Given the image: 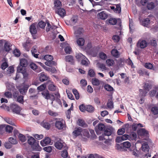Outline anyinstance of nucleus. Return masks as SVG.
Wrapping results in <instances>:
<instances>
[{
    "mask_svg": "<svg viewBox=\"0 0 158 158\" xmlns=\"http://www.w3.org/2000/svg\"><path fill=\"white\" fill-rule=\"evenodd\" d=\"M42 94L44 98L47 99H50L52 101L51 104H53V102L55 100L57 104L56 105L57 106H62L61 102L59 99L60 98V95L59 93H57L55 94V95L56 97V98L55 99V98L54 95L53 94H49L48 91V90L44 91L42 92Z\"/></svg>",
    "mask_w": 158,
    "mask_h": 158,
    "instance_id": "f257e3e1",
    "label": "nucleus"
},
{
    "mask_svg": "<svg viewBox=\"0 0 158 158\" xmlns=\"http://www.w3.org/2000/svg\"><path fill=\"white\" fill-rule=\"evenodd\" d=\"M27 141L33 150L38 151H40L41 150L42 148L40 146L38 142H36L35 139L33 137L31 136L29 137Z\"/></svg>",
    "mask_w": 158,
    "mask_h": 158,
    "instance_id": "f03ea898",
    "label": "nucleus"
},
{
    "mask_svg": "<svg viewBox=\"0 0 158 158\" xmlns=\"http://www.w3.org/2000/svg\"><path fill=\"white\" fill-rule=\"evenodd\" d=\"M17 71L18 73L17 74L16 77L15 78V80H17L19 78V73H21L23 76V78L26 79L28 78V74L27 72L26 68L22 66H18L17 68Z\"/></svg>",
    "mask_w": 158,
    "mask_h": 158,
    "instance_id": "7ed1b4c3",
    "label": "nucleus"
},
{
    "mask_svg": "<svg viewBox=\"0 0 158 158\" xmlns=\"http://www.w3.org/2000/svg\"><path fill=\"white\" fill-rule=\"evenodd\" d=\"M139 135L145 137L143 139L145 140H148L149 137L148 132L145 129L139 128Z\"/></svg>",
    "mask_w": 158,
    "mask_h": 158,
    "instance_id": "20e7f679",
    "label": "nucleus"
},
{
    "mask_svg": "<svg viewBox=\"0 0 158 158\" xmlns=\"http://www.w3.org/2000/svg\"><path fill=\"white\" fill-rule=\"evenodd\" d=\"M10 108L13 112L17 114L20 113L21 108L18 105L15 104H12L10 106Z\"/></svg>",
    "mask_w": 158,
    "mask_h": 158,
    "instance_id": "39448f33",
    "label": "nucleus"
},
{
    "mask_svg": "<svg viewBox=\"0 0 158 158\" xmlns=\"http://www.w3.org/2000/svg\"><path fill=\"white\" fill-rule=\"evenodd\" d=\"M40 143L42 146L44 147L47 145L52 144L53 143V141L52 142L49 137H46L40 141Z\"/></svg>",
    "mask_w": 158,
    "mask_h": 158,
    "instance_id": "423d86ee",
    "label": "nucleus"
},
{
    "mask_svg": "<svg viewBox=\"0 0 158 158\" xmlns=\"http://www.w3.org/2000/svg\"><path fill=\"white\" fill-rule=\"evenodd\" d=\"M145 88L146 89L144 90L140 89L139 90L140 96L142 97L140 98L139 102L140 104H142L143 103L144 99L143 97L145 96L146 94L148 93V91L149 90L148 89Z\"/></svg>",
    "mask_w": 158,
    "mask_h": 158,
    "instance_id": "0eeeda50",
    "label": "nucleus"
},
{
    "mask_svg": "<svg viewBox=\"0 0 158 158\" xmlns=\"http://www.w3.org/2000/svg\"><path fill=\"white\" fill-rule=\"evenodd\" d=\"M64 121L63 120L60 119L57 121L55 123V126L59 129H63L64 127Z\"/></svg>",
    "mask_w": 158,
    "mask_h": 158,
    "instance_id": "6e6552de",
    "label": "nucleus"
},
{
    "mask_svg": "<svg viewBox=\"0 0 158 158\" xmlns=\"http://www.w3.org/2000/svg\"><path fill=\"white\" fill-rule=\"evenodd\" d=\"M73 28L74 30V34L76 37H78L82 34L84 31L82 28L79 27L77 28L76 27H73Z\"/></svg>",
    "mask_w": 158,
    "mask_h": 158,
    "instance_id": "1a4fd4ad",
    "label": "nucleus"
},
{
    "mask_svg": "<svg viewBox=\"0 0 158 158\" xmlns=\"http://www.w3.org/2000/svg\"><path fill=\"white\" fill-rule=\"evenodd\" d=\"M106 128V127L104 124L102 123L99 124L98 126H96L95 128V131L97 134H99V131H103Z\"/></svg>",
    "mask_w": 158,
    "mask_h": 158,
    "instance_id": "9d476101",
    "label": "nucleus"
},
{
    "mask_svg": "<svg viewBox=\"0 0 158 158\" xmlns=\"http://www.w3.org/2000/svg\"><path fill=\"white\" fill-rule=\"evenodd\" d=\"M54 145L57 149L61 150L63 147L65 146V143H63L61 140L60 139L55 143Z\"/></svg>",
    "mask_w": 158,
    "mask_h": 158,
    "instance_id": "9b49d317",
    "label": "nucleus"
},
{
    "mask_svg": "<svg viewBox=\"0 0 158 158\" xmlns=\"http://www.w3.org/2000/svg\"><path fill=\"white\" fill-rule=\"evenodd\" d=\"M3 40L4 41V50L6 52H9L11 49V47L12 45V44L6 40Z\"/></svg>",
    "mask_w": 158,
    "mask_h": 158,
    "instance_id": "f8f14e48",
    "label": "nucleus"
},
{
    "mask_svg": "<svg viewBox=\"0 0 158 158\" xmlns=\"http://www.w3.org/2000/svg\"><path fill=\"white\" fill-rule=\"evenodd\" d=\"M158 5V2L156 0L155 3L153 2H150L147 3V7L149 10H151L153 9L156 6Z\"/></svg>",
    "mask_w": 158,
    "mask_h": 158,
    "instance_id": "ddd939ff",
    "label": "nucleus"
},
{
    "mask_svg": "<svg viewBox=\"0 0 158 158\" xmlns=\"http://www.w3.org/2000/svg\"><path fill=\"white\" fill-rule=\"evenodd\" d=\"M37 24L35 23L32 24L30 27V31L31 34H35L37 32Z\"/></svg>",
    "mask_w": 158,
    "mask_h": 158,
    "instance_id": "4468645a",
    "label": "nucleus"
},
{
    "mask_svg": "<svg viewBox=\"0 0 158 158\" xmlns=\"http://www.w3.org/2000/svg\"><path fill=\"white\" fill-rule=\"evenodd\" d=\"M104 131L105 136H108L111 135L113 131V129L112 127H106Z\"/></svg>",
    "mask_w": 158,
    "mask_h": 158,
    "instance_id": "2eb2a0df",
    "label": "nucleus"
},
{
    "mask_svg": "<svg viewBox=\"0 0 158 158\" xmlns=\"http://www.w3.org/2000/svg\"><path fill=\"white\" fill-rule=\"evenodd\" d=\"M97 17L99 19L102 20H105L107 18L108 15L105 12L102 11L98 14Z\"/></svg>",
    "mask_w": 158,
    "mask_h": 158,
    "instance_id": "dca6fc26",
    "label": "nucleus"
},
{
    "mask_svg": "<svg viewBox=\"0 0 158 158\" xmlns=\"http://www.w3.org/2000/svg\"><path fill=\"white\" fill-rule=\"evenodd\" d=\"M48 83L49 84L48 89L49 90L54 91L56 90L57 88L52 82L51 81H49L48 82Z\"/></svg>",
    "mask_w": 158,
    "mask_h": 158,
    "instance_id": "f3484780",
    "label": "nucleus"
},
{
    "mask_svg": "<svg viewBox=\"0 0 158 158\" xmlns=\"http://www.w3.org/2000/svg\"><path fill=\"white\" fill-rule=\"evenodd\" d=\"M6 89L10 91H14L15 86L14 84L11 82H7L6 83Z\"/></svg>",
    "mask_w": 158,
    "mask_h": 158,
    "instance_id": "a211bd4d",
    "label": "nucleus"
},
{
    "mask_svg": "<svg viewBox=\"0 0 158 158\" xmlns=\"http://www.w3.org/2000/svg\"><path fill=\"white\" fill-rule=\"evenodd\" d=\"M29 86V85H28L24 84L23 87L19 89V91L22 94H25Z\"/></svg>",
    "mask_w": 158,
    "mask_h": 158,
    "instance_id": "6ab92c4d",
    "label": "nucleus"
},
{
    "mask_svg": "<svg viewBox=\"0 0 158 158\" xmlns=\"http://www.w3.org/2000/svg\"><path fill=\"white\" fill-rule=\"evenodd\" d=\"M20 65L18 66H22L23 67H25L27 65L28 61L26 59H22L20 60Z\"/></svg>",
    "mask_w": 158,
    "mask_h": 158,
    "instance_id": "aec40b11",
    "label": "nucleus"
},
{
    "mask_svg": "<svg viewBox=\"0 0 158 158\" xmlns=\"http://www.w3.org/2000/svg\"><path fill=\"white\" fill-rule=\"evenodd\" d=\"M82 131V129L79 127L76 128L75 130L73 132V134L74 136H77L81 134Z\"/></svg>",
    "mask_w": 158,
    "mask_h": 158,
    "instance_id": "412c9836",
    "label": "nucleus"
},
{
    "mask_svg": "<svg viewBox=\"0 0 158 158\" xmlns=\"http://www.w3.org/2000/svg\"><path fill=\"white\" fill-rule=\"evenodd\" d=\"M141 148L142 150L144 152H146L148 151L149 146L147 142H145L142 144Z\"/></svg>",
    "mask_w": 158,
    "mask_h": 158,
    "instance_id": "4be33fe9",
    "label": "nucleus"
},
{
    "mask_svg": "<svg viewBox=\"0 0 158 158\" xmlns=\"http://www.w3.org/2000/svg\"><path fill=\"white\" fill-rule=\"evenodd\" d=\"M57 13L61 17H64L66 14L65 10L62 8L58 9L57 10Z\"/></svg>",
    "mask_w": 158,
    "mask_h": 158,
    "instance_id": "5701e85b",
    "label": "nucleus"
},
{
    "mask_svg": "<svg viewBox=\"0 0 158 158\" xmlns=\"http://www.w3.org/2000/svg\"><path fill=\"white\" fill-rule=\"evenodd\" d=\"M77 123L79 126L84 127H86L87 126V124L85 123L84 121L82 119H79Z\"/></svg>",
    "mask_w": 158,
    "mask_h": 158,
    "instance_id": "b1692460",
    "label": "nucleus"
},
{
    "mask_svg": "<svg viewBox=\"0 0 158 158\" xmlns=\"http://www.w3.org/2000/svg\"><path fill=\"white\" fill-rule=\"evenodd\" d=\"M91 82L94 85L98 86L100 84V81L96 78H93L91 80Z\"/></svg>",
    "mask_w": 158,
    "mask_h": 158,
    "instance_id": "393cba45",
    "label": "nucleus"
},
{
    "mask_svg": "<svg viewBox=\"0 0 158 158\" xmlns=\"http://www.w3.org/2000/svg\"><path fill=\"white\" fill-rule=\"evenodd\" d=\"M114 6H115L114 12L116 13H119L121 12V9L120 4H115Z\"/></svg>",
    "mask_w": 158,
    "mask_h": 158,
    "instance_id": "a878e982",
    "label": "nucleus"
},
{
    "mask_svg": "<svg viewBox=\"0 0 158 158\" xmlns=\"http://www.w3.org/2000/svg\"><path fill=\"white\" fill-rule=\"evenodd\" d=\"M112 55L116 58L118 57L119 55V52L116 49H113L111 51Z\"/></svg>",
    "mask_w": 158,
    "mask_h": 158,
    "instance_id": "bb28decb",
    "label": "nucleus"
},
{
    "mask_svg": "<svg viewBox=\"0 0 158 158\" xmlns=\"http://www.w3.org/2000/svg\"><path fill=\"white\" fill-rule=\"evenodd\" d=\"M149 22L150 20L149 19L146 18V19H144L143 20L141 24L142 25L147 27L149 24Z\"/></svg>",
    "mask_w": 158,
    "mask_h": 158,
    "instance_id": "cd10ccee",
    "label": "nucleus"
},
{
    "mask_svg": "<svg viewBox=\"0 0 158 158\" xmlns=\"http://www.w3.org/2000/svg\"><path fill=\"white\" fill-rule=\"evenodd\" d=\"M77 43L79 46H83L84 44L85 40L83 38H79L77 40Z\"/></svg>",
    "mask_w": 158,
    "mask_h": 158,
    "instance_id": "c85d7f7f",
    "label": "nucleus"
},
{
    "mask_svg": "<svg viewBox=\"0 0 158 158\" xmlns=\"http://www.w3.org/2000/svg\"><path fill=\"white\" fill-rule=\"evenodd\" d=\"M65 60L66 61L69 62L72 64L74 62L73 57L70 55L66 56L65 57Z\"/></svg>",
    "mask_w": 158,
    "mask_h": 158,
    "instance_id": "c756f323",
    "label": "nucleus"
},
{
    "mask_svg": "<svg viewBox=\"0 0 158 158\" xmlns=\"http://www.w3.org/2000/svg\"><path fill=\"white\" fill-rule=\"evenodd\" d=\"M48 77L45 75L41 73L39 77V80L40 81H44L47 80L48 79Z\"/></svg>",
    "mask_w": 158,
    "mask_h": 158,
    "instance_id": "7c9ffc66",
    "label": "nucleus"
},
{
    "mask_svg": "<svg viewBox=\"0 0 158 158\" xmlns=\"http://www.w3.org/2000/svg\"><path fill=\"white\" fill-rule=\"evenodd\" d=\"M76 57L79 60H82V59L86 58V57L80 53L76 54Z\"/></svg>",
    "mask_w": 158,
    "mask_h": 158,
    "instance_id": "2f4dec72",
    "label": "nucleus"
},
{
    "mask_svg": "<svg viewBox=\"0 0 158 158\" xmlns=\"http://www.w3.org/2000/svg\"><path fill=\"white\" fill-rule=\"evenodd\" d=\"M98 66L102 71L107 70V68L106 67L105 65L103 64L99 63L98 64Z\"/></svg>",
    "mask_w": 158,
    "mask_h": 158,
    "instance_id": "473e14b6",
    "label": "nucleus"
},
{
    "mask_svg": "<svg viewBox=\"0 0 158 158\" xmlns=\"http://www.w3.org/2000/svg\"><path fill=\"white\" fill-rule=\"evenodd\" d=\"M94 107L90 105L86 106V110L89 112H91L94 111Z\"/></svg>",
    "mask_w": 158,
    "mask_h": 158,
    "instance_id": "72a5a7b5",
    "label": "nucleus"
},
{
    "mask_svg": "<svg viewBox=\"0 0 158 158\" xmlns=\"http://www.w3.org/2000/svg\"><path fill=\"white\" fill-rule=\"evenodd\" d=\"M41 125L47 129H48L50 127L49 124L44 121H43L41 123Z\"/></svg>",
    "mask_w": 158,
    "mask_h": 158,
    "instance_id": "f704fd0d",
    "label": "nucleus"
},
{
    "mask_svg": "<svg viewBox=\"0 0 158 158\" xmlns=\"http://www.w3.org/2000/svg\"><path fill=\"white\" fill-rule=\"evenodd\" d=\"M147 46V43L145 40H143L140 44V47L142 48H144Z\"/></svg>",
    "mask_w": 158,
    "mask_h": 158,
    "instance_id": "c9c22d12",
    "label": "nucleus"
},
{
    "mask_svg": "<svg viewBox=\"0 0 158 158\" xmlns=\"http://www.w3.org/2000/svg\"><path fill=\"white\" fill-rule=\"evenodd\" d=\"M18 136L19 140L22 142H24L26 141V138L23 135L19 134Z\"/></svg>",
    "mask_w": 158,
    "mask_h": 158,
    "instance_id": "e433bc0d",
    "label": "nucleus"
},
{
    "mask_svg": "<svg viewBox=\"0 0 158 158\" xmlns=\"http://www.w3.org/2000/svg\"><path fill=\"white\" fill-rule=\"evenodd\" d=\"M4 120L8 123L12 125L15 126L14 123L12 121L11 119L9 118H4Z\"/></svg>",
    "mask_w": 158,
    "mask_h": 158,
    "instance_id": "4c0bfd02",
    "label": "nucleus"
},
{
    "mask_svg": "<svg viewBox=\"0 0 158 158\" xmlns=\"http://www.w3.org/2000/svg\"><path fill=\"white\" fill-rule=\"evenodd\" d=\"M5 128V129L6 131L9 133L12 132L13 129L12 127L8 125H6Z\"/></svg>",
    "mask_w": 158,
    "mask_h": 158,
    "instance_id": "58836bf2",
    "label": "nucleus"
},
{
    "mask_svg": "<svg viewBox=\"0 0 158 158\" xmlns=\"http://www.w3.org/2000/svg\"><path fill=\"white\" fill-rule=\"evenodd\" d=\"M72 92L74 95L76 99H78L80 98V96L77 91L76 89H73L72 90Z\"/></svg>",
    "mask_w": 158,
    "mask_h": 158,
    "instance_id": "ea45409f",
    "label": "nucleus"
},
{
    "mask_svg": "<svg viewBox=\"0 0 158 158\" xmlns=\"http://www.w3.org/2000/svg\"><path fill=\"white\" fill-rule=\"evenodd\" d=\"M106 63L108 66H111L114 64V62L113 60L110 59L106 60Z\"/></svg>",
    "mask_w": 158,
    "mask_h": 158,
    "instance_id": "a19ab883",
    "label": "nucleus"
},
{
    "mask_svg": "<svg viewBox=\"0 0 158 158\" xmlns=\"http://www.w3.org/2000/svg\"><path fill=\"white\" fill-rule=\"evenodd\" d=\"M145 67L146 68L150 69H153L154 70V69H153V65L150 63H147L145 64Z\"/></svg>",
    "mask_w": 158,
    "mask_h": 158,
    "instance_id": "79ce46f5",
    "label": "nucleus"
},
{
    "mask_svg": "<svg viewBox=\"0 0 158 158\" xmlns=\"http://www.w3.org/2000/svg\"><path fill=\"white\" fill-rule=\"evenodd\" d=\"M99 57L101 59L105 60L106 59L107 56L106 54L103 52H101L99 54Z\"/></svg>",
    "mask_w": 158,
    "mask_h": 158,
    "instance_id": "37998d69",
    "label": "nucleus"
},
{
    "mask_svg": "<svg viewBox=\"0 0 158 158\" xmlns=\"http://www.w3.org/2000/svg\"><path fill=\"white\" fill-rule=\"evenodd\" d=\"M139 74L140 75H146L147 76L149 75V73H148L146 70L143 69L142 70L139 71Z\"/></svg>",
    "mask_w": 158,
    "mask_h": 158,
    "instance_id": "c03bdc74",
    "label": "nucleus"
},
{
    "mask_svg": "<svg viewBox=\"0 0 158 158\" xmlns=\"http://www.w3.org/2000/svg\"><path fill=\"white\" fill-rule=\"evenodd\" d=\"M8 140L10 143L13 144H16L17 143L16 140L12 137H10L9 138Z\"/></svg>",
    "mask_w": 158,
    "mask_h": 158,
    "instance_id": "a18cd8bd",
    "label": "nucleus"
},
{
    "mask_svg": "<svg viewBox=\"0 0 158 158\" xmlns=\"http://www.w3.org/2000/svg\"><path fill=\"white\" fill-rule=\"evenodd\" d=\"M48 114L52 116L56 117L58 115V114L57 112H54L51 110H49L48 112Z\"/></svg>",
    "mask_w": 158,
    "mask_h": 158,
    "instance_id": "49530a36",
    "label": "nucleus"
},
{
    "mask_svg": "<svg viewBox=\"0 0 158 158\" xmlns=\"http://www.w3.org/2000/svg\"><path fill=\"white\" fill-rule=\"evenodd\" d=\"M149 44L154 47H156L157 45L156 41V40H151L150 41Z\"/></svg>",
    "mask_w": 158,
    "mask_h": 158,
    "instance_id": "de8ad7c7",
    "label": "nucleus"
},
{
    "mask_svg": "<svg viewBox=\"0 0 158 158\" xmlns=\"http://www.w3.org/2000/svg\"><path fill=\"white\" fill-rule=\"evenodd\" d=\"M44 59L46 60L51 61L53 60V57L51 55H46L44 56Z\"/></svg>",
    "mask_w": 158,
    "mask_h": 158,
    "instance_id": "09e8293b",
    "label": "nucleus"
},
{
    "mask_svg": "<svg viewBox=\"0 0 158 158\" xmlns=\"http://www.w3.org/2000/svg\"><path fill=\"white\" fill-rule=\"evenodd\" d=\"M107 105L108 108L109 109H112L114 107L113 102L111 100L108 101Z\"/></svg>",
    "mask_w": 158,
    "mask_h": 158,
    "instance_id": "8fccbe9b",
    "label": "nucleus"
},
{
    "mask_svg": "<svg viewBox=\"0 0 158 158\" xmlns=\"http://www.w3.org/2000/svg\"><path fill=\"white\" fill-rule=\"evenodd\" d=\"M77 16H74L71 19L70 21L72 24H74L77 23Z\"/></svg>",
    "mask_w": 158,
    "mask_h": 158,
    "instance_id": "3c124183",
    "label": "nucleus"
},
{
    "mask_svg": "<svg viewBox=\"0 0 158 158\" xmlns=\"http://www.w3.org/2000/svg\"><path fill=\"white\" fill-rule=\"evenodd\" d=\"M13 53L15 56L19 57L20 55V51L17 49H15L13 51Z\"/></svg>",
    "mask_w": 158,
    "mask_h": 158,
    "instance_id": "603ef678",
    "label": "nucleus"
},
{
    "mask_svg": "<svg viewBox=\"0 0 158 158\" xmlns=\"http://www.w3.org/2000/svg\"><path fill=\"white\" fill-rule=\"evenodd\" d=\"M105 89L108 91H111L113 90V89L112 87L109 85H106L104 86Z\"/></svg>",
    "mask_w": 158,
    "mask_h": 158,
    "instance_id": "864d4df0",
    "label": "nucleus"
},
{
    "mask_svg": "<svg viewBox=\"0 0 158 158\" xmlns=\"http://www.w3.org/2000/svg\"><path fill=\"white\" fill-rule=\"evenodd\" d=\"M123 147L126 148H129L131 146V143L128 141H126L123 143Z\"/></svg>",
    "mask_w": 158,
    "mask_h": 158,
    "instance_id": "5fc2aeb1",
    "label": "nucleus"
},
{
    "mask_svg": "<svg viewBox=\"0 0 158 158\" xmlns=\"http://www.w3.org/2000/svg\"><path fill=\"white\" fill-rule=\"evenodd\" d=\"M38 25L40 28H44L45 27L46 24L43 21H41L38 23Z\"/></svg>",
    "mask_w": 158,
    "mask_h": 158,
    "instance_id": "6e6d98bb",
    "label": "nucleus"
},
{
    "mask_svg": "<svg viewBox=\"0 0 158 158\" xmlns=\"http://www.w3.org/2000/svg\"><path fill=\"white\" fill-rule=\"evenodd\" d=\"M55 6L56 7H60L62 4L60 1L59 0L55 1L54 2Z\"/></svg>",
    "mask_w": 158,
    "mask_h": 158,
    "instance_id": "4d7b16f0",
    "label": "nucleus"
},
{
    "mask_svg": "<svg viewBox=\"0 0 158 158\" xmlns=\"http://www.w3.org/2000/svg\"><path fill=\"white\" fill-rule=\"evenodd\" d=\"M52 146H48L44 148V150L48 152H50L52 150Z\"/></svg>",
    "mask_w": 158,
    "mask_h": 158,
    "instance_id": "13d9d810",
    "label": "nucleus"
},
{
    "mask_svg": "<svg viewBox=\"0 0 158 158\" xmlns=\"http://www.w3.org/2000/svg\"><path fill=\"white\" fill-rule=\"evenodd\" d=\"M88 59L86 58L85 59H82L81 60V63L82 64L85 65V66H87L89 63V61H87Z\"/></svg>",
    "mask_w": 158,
    "mask_h": 158,
    "instance_id": "bf43d9fd",
    "label": "nucleus"
},
{
    "mask_svg": "<svg viewBox=\"0 0 158 158\" xmlns=\"http://www.w3.org/2000/svg\"><path fill=\"white\" fill-rule=\"evenodd\" d=\"M138 126V124L135 123H134L132 126V129L134 131H135L137 130V133H138V130H137Z\"/></svg>",
    "mask_w": 158,
    "mask_h": 158,
    "instance_id": "052dcab7",
    "label": "nucleus"
},
{
    "mask_svg": "<svg viewBox=\"0 0 158 158\" xmlns=\"http://www.w3.org/2000/svg\"><path fill=\"white\" fill-rule=\"evenodd\" d=\"M152 111L154 114H158V108L157 107H153L152 109Z\"/></svg>",
    "mask_w": 158,
    "mask_h": 158,
    "instance_id": "680f3d73",
    "label": "nucleus"
},
{
    "mask_svg": "<svg viewBox=\"0 0 158 158\" xmlns=\"http://www.w3.org/2000/svg\"><path fill=\"white\" fill-rule=\"evenodd\" d=\"M109 23L112 25H115L117 23V20L115 19L110 18L109 21Z\"/></svg>",
    "mask_w": 158,
    "mask_h": 158,
    "instance_id": "e2e57ef3",
    "label": "nucleus"
},
{
    "mask_svg": "<svg viewBox=\"0 0 158 158\" xmlns=\"http://www.w3.org/2000/svg\"><path fill=\"white\" fill-rule=\"evenodd\" d=\"M88 75L90 77H94L95 76V73L94 71L92 69H90L88 72Z\"/></svg>",
    "mask_w": 158,
    "mask_h": 158,
    "instance_id": "0e129e2a",
    "label": "nucleus"
},
{
    "mask_svg": "<svg viewBox=\"0 0 158 158\" xmlns=\"http://www.w3.org/2000/svg\"><path fill=\"white\" fill-rule=\"evenodd\" d=\"M61 155L63 158H65L67 157L68 155V153L67 151L65 150L61 152Z\"/></svg>",
    "mask_w": 158,
    "mask_h": 158,
    "instance_id": "69168bd1",
    "label": "nucleus"
},
{
    "mask_svg": "<svg viewBox=\"0 0 158 158\" xmlns=\"http://www.w3.org/2000/svg\"><path fill=\"white\" fill-rule=\"evenodd\" d=\"M46 87V85L45 84H42L37 87V89L40 91H41L44 89Z\"/></svg>",
    "mask_w": 158,
    "mask_h": 158,
    "instance_id": "338daca9",
    "label": "nucleus"
},
{
    "mask_svg": "<svg viewBox=\"0 0 158 158\" xmlns=\"http://www.w3.org/2000/svg\"><path fill=\"white\" fill-rule=\"evenodd\" d=\"M71 48L69 46H67L64 48L65 52L67 54H70L71 51Z\"/></svg>",
    "mask_w": 158,
    "mask_h": 158,
    "instance_id": "774afa93",
    "label": "nucleus"
}]
</instances>
